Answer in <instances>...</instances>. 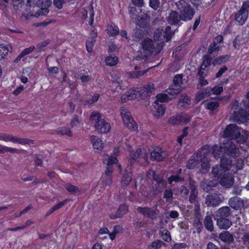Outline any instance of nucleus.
I'll use <instances>...</instances> for the list:
<instances>
[{"mask_svg":"<svg viewBox=\"0 0 249 249\" xmlns=\"http://www.w3.org/2000/svg\"><path fill=\"white\" fill-rule=\"evenodd\" d=\"M240 154L239 148L232 141H227L223 143V153L222 156H228L235 159Z\"/></svg>","mask_w":249,"mask_h":249,"instance_id":"423d86ee","label":"nucleus"},{"mask_svg":"<svg viewBox=\"0 0 249 249\" xmlns=\"http://www.w3.org/2000/svg\"><path fill=\"white\" fill-rule=\"evenodd\" d=\"M212 94L216 95H220L223 91V87L221 86H215L213 88H211Z\"/></svg>","mask_w":249,"mask_h":249,"instance_id":"052dcab7","label":"nucleus"},{"mask_svg":"<svg viewBox=\"0 0 249 249\" xmlns=\"http://www.w3.org/2000/svg\"><path fill=\"white\" fill-rule=\"evenodd\" d=\"M241 128L235 124H230L227 125L223 131V136L228 141L234 140L238 144H245L249 139L247 133L241 134Z\"/></svg>","mask_w":249,"mask_h":249,"instance_id":"f257e3e1","label":"nucleus"},{"mask_svg":"<svg viewBox=\"0 0 249 249\" xmlns=\"http://www.w3.org/2000/svg\"><path fill=\"white\" fill-rule=\"evenodd\" d=\"M199 162H201L200 169V172L203 174L207 173L210 168L209 161L207 160Z\"/></svg>","mask_w":249,"mask_h":249,"instance_id":"37998d69","label":"nucleus"},{"mask_svg":"<svg viewBox=\"0 0 249 249\" xmlns=\"http://www.w3.org/2000/svg\"><path fill=\"white\" fill-rule=\"evenodd\" d=\"M196 155H193L191 156L190 159L187 161L186 167L188 169H193L199 162L198 160L195 157Z\"/></svg>","mask_w":249,"mask_h":249,"instance_id":"72a5a7b5","label":"nucleus"},{"mask_svg":"<svg viewBox=\"0 0 249 249\" xmlns=\"http://www.w3.org/2000/svg\"><path fill=\"white\" fill-rule=\"evenodd\" d=\"M100 97V95L99 93H95L92 96L91 98L89 99L88 100L85 101L84 102V105L86 106H91L93 105L94 103H96L99 99Z\"/></svg>","mask_w":249,"mask_h":249,"instance_id":"de8ad7c7","label":"nucleus"},{"mask_svg":"<svg viewBox=\"0 0 249 249\" xmlns=\"http://www.w3.org/2000/svg\"><path fill=\"white\" fill-rule=\"evenodd\" d=\"M97 32L95 33V36L89 40H87L86 43V48L87 52L91 53L92 51L93 46L95 44L96 40L95 38L97 36Z\"/></svg>","mask_w":249,"mask_h":249,"instance_id":"79ce46f5","label":"nucleus"},{"mask_svg":"<svg viewBox=\"0 0 249 249\" xmlns=\"http://www.w3.org/2000/svg\"><path fill=\"white\" fill-rule=\"evenodd\" d=\"M138 11L135 6H131V5L129 7V13L131 18L136 21L137 19L140 18L142 12V9L139 8Z\"/></svg>","mask_w":249,"mask_h":249,"instance_id":"c85d7f7f","label":"nucleus"},{"mask_svg":"<svg viewBox=\"0 0 249 249\" xmlns=\"http://www.w3.org/2000/svg\"><path fill=\"white\" fill-rule=\"evenodd\" d=\"M154 41L148 37L144 38L141 42V45L143 53L151 55L155 50Z\"/></svg>","mask_w":249,"mask_h":249,"instance_id":"9d476101","label":"nucleus"},{"mask_svg":"<svg viewBox=\"0 0 249 249\" xmlns=\"http://www.w3.org/2000/svg\"><path fill=\"white\" fill-rule=\"evenodd\" d=\"M219 183L225 188L231 187L234 182V177L230 173H225L220 178H219Z\"/></svg>","mask_w":249,"mask_h":249,"instance_id":"f8f14e48","label":"nucleus"},{"mask_svg":"<svg viewBox=\"0 0 249 249\" xmlns=\"http://www.w3.org/2000/svg\"><path fill=\"white\" fill-rule=\"evenodd\" d=\"M9 52L8 47L4 44H0V61L4 59Z\"/></svg>","mask_w":249,"mask_h":249,"instance_id":"a18cd8bd","label":"nucleus"},{"mask_svg":"<svg viewBox=\"0 0 249 249\" xmlns=\"http://www.w3.org/2000/svg\"><path fill=\"white\" fill-rule=\"evenodd\" d=\"M176 5L179 11L182 21H187L193 18L195 12L189 3L188 0H180Z\"/></svg>","mask_w":249,"mask_h":249,"instance_id":"7ed1b4c3","label":"nucleus"},{"mask_svg":"<svg viewBox=\"0 0 249 249\" xmlns=\"http://www.w3.org/2000/svg\"><path fill=\"white\" fill-rule=\"evenodd\" d=\"M168 182L170 184H172L173 182L178 183L179 182H183L184 178L183 177L180 176L179 175H177L176 176L172 175L168 178Z\"/></svg>","mask_w":249,"mask_h":249,"instance_id":"49530a36","label":"nucleus"},{"mask_svg":"<svg viewBox=\"0 0 249 249\" xmlns=\"http://www.w3.org/2000/svg\"><path fill=\"white\" fill-rule=\"evenodd\" d=\"M161 236L165 242H169L171 240V236L170 232L168 230H164L161 232Z\"/></svg>","mask_w":249,"mask_h":249,"instance_id":"bf43d9fd","label":"nucleus"},{"mask_svg":"<svg viewBox=\"0 0 249 249\" xmlns=\"http://www.w3.org/2000/svg\"><path fill=\"white\" fill-rule=\"evenodd\" d=\"M136 210L139 213L142 214L143 216L151 220L157 219L160 214V211L157 208L138 206Z\"/></svg>","mask_w":249,"mask_h":249,"instance_id":"6e6552de","label":"nucleus"},{"mask_svg":"<svg viewBox=\"0 0 249 249\" xmlns=\"http://www.w3.org/2000/svg\"><path fill=\"white\" fill-rule=\"evenodd\" d=\"M141 92L139 88H132L121 97V100L123 102H125L127 100L135 99L141 95Z\"/></svg>","mask_w":249,"mask_h":249,"instance_id":"ddd939ff","label":"nucleus"},{"mask_svg":"<svg viewBox=\"0 0 249 249\" xmlns=\"http://www.w3.org/2000/svg\"><path fill=\"white\" fill-rule=\"evenodd\" d=\"M229 204L235 210H241L244 207V202L240 197L235 196L229 199Z\"/></svg>","mask_w":249,"mask_h":249,"instance_id":"4468645a","label":"nucleus"},{"mask_svg":"<svg viewBox=\"0 0 249 249\" xmlns=\"http://www.w3.org/2000/svg\"><path fill=\"white\" fill-rule=\"evenodd\" d=\"M128 211V206L125 204H122L119 205L116 213H111L109 217L111 219H115L118 218L122 217Z\"/></svg>","mask_w":249,"mask_h":249,"instance_id":"dca6fc26","label":"nucleus"},{"mask_svg":"<svg viewBox=\"0 0 249 249\" xmlns=\"http://www.w3.org/2000/svg\"><path fill=\"white\" fill-rule=\"evenodd\" d=\"M233 118L238 124L247 123L249 121V111L242 108L236 110L235 108L233 111Z\"/></svg>","mask_w":249,"mask_h":249,"instance_id":"1a4fd4ad","label":"nucleus"},{"mask_svg":"<svg viewBox=\"0 0 249 249\" xmlns=\"http://www.w3.org/2000/svg\"><path fill=\"white\" fill-rule=\"evenodd\" d=\"M219 165H220L226 172H228L232 167V161L230 159L222 156L220 159V162Z\"/></svg>","mask_w":249,"mask_h":249,"instance_id":"a211bd4d","label":"nucleus"},{"mask_svg":"<svg viewBox=\"0 0 249 249\" xmlns=\"http://www.w3.org/2000/svg\"><path fill=\"white\" fill-rule=\"evenodd\" d=\"M231 222L227 218H218L217 225L220 229L227 230L231 225Z\"/></svg>","mask_w":249,"mask_h":249,"instance_id":"4be33fe9","label":"nucleus"},{"mask_svg":"<svg viewBox=\"0 0 249 249\" xmlns=\"http://www.w3.org/2000/svg\"><path fill=\"white\" fill-rule=\"evenodd\" d=\"M220 47L217 45L215 43H211L207 51V54L212 56V54L214 52H217L219 51Z\"/></svg>","mask_w":249,"mask_h":249,"instance_id":"09e8293b","label":"nucleus"},{"mask_svg":"<svg viewBox=\"0 0 249 249\" xmlns=\"http://www.w3.org/2000/svg\"><path fill=\"white\" fill-rule=\"evenodd\" d=\"M148 18L147 16H140V18L137 19V24L141 27L144 28L147 27L148 22Z\"/></svg>","mask_w":249,"mask_h":249,"instance_id":"58836bf2","label":"nucleus"},{"mask_svg":"<svg viewBox=\"0 0 249 249\" xmlns=\"http://www.w3.org/2000/svg\"><path fill=\"white\" fill-rule=\"evenodd\" d=\"M219 106V104L218 102H209L206 104V109L211 111H214Z\"/></svg>","mask_w":249,"mask_h":249,"instance_id":"864d4df0","label":"nucleus"},{"mask_svg":"<svg viewBox=\"0 0 249 249\" xmlns=\"http://www.w3.org/2000/svg\"><path fill=\"white\" fill-rule=\"evenodd\" d=\"M179 118V124H187L191 120V117L187 114L181 113L178 115Z\"/></svg>","mask_w":249,"mask_h":249,"instance_id":"8fccbe9b","label":"nucleus"},{"mask_svg":"<svg viewBox=\"0 0 249 249\" xmlns=\"http://www.w3.org/2000/svg\"><path fill=\"white\" fill-rule=\"evenodd\" d=\"M209 152L210 150L208 148V145H206L198 149L193 155H196L195 157L199 161H202L203 160H207L206 157Z\"/></svg>","mask_w":249,"mask_h":249,"instance_id":"f3484780","label":"nucleus"},{"mask_svg":"<svg viewBox=\"0 0 249 249\" xmlns=\"http://www.w3.org/2000/svg\"><path fill=\"white\" fill-rule=\"evenodd\" d=\"M155 105L154 106V115L157 118L161 117L165 113V106L163 104H159L157 102H154Z\"/></svg>","mask_w":249,"mask_h":249,"instance_id":"6ab92c4d","label":"nucleus"},{"mask_svg":"<svg viewBox=\"0 0 249 249\" xmlns=\"http://www.w3.org/2000/svg\"><path fill=\"white\" fill-rule=\"evenodd\" d=\"M219 238L223 242L228 244L232 243L234 240L232 234L228 231H224L220 233Z\"/></svg>","mask_w":249,"mask_h":249,"instance_id":"393cba45","label":"nucleus"},{"mask_svg":"<svg viewBox=\"0 0 249 249\" xmlns=\"http://www.w3.org/2000/svg\"><path fill=\"white\" fill-rule=\"evenodd\" d=\"M223 153V146L214 144L212 148V154L215 159L221 158Z\"/></svg>","mask_w":249,"mask_h":249,"instance_id":"bb28decb","label":"nucleus"},{"mask_svg":"<svg viewBox=\"0 0 249 249\" xmlns=\"http://www.w3.org/2000/svg\"><path fill=\"white\" fill-rule=\"evenodd\" d=\"M166 93L171 95H176L179 92V90L177 89L172 88L171 86L169 87L166 89Z\"/></svg>","mask_w":249,"mask_h":249,"instance_id":"338daca9","label":"nucleus"},{"mask_svg":"<svg viewBox=\"0 0 249 249\" xmlns=\"http://www.w3.org/2000/svg\"><path fill=\"white\" fill-rule=\"evenodd\" d=\"M35 49V47L33 45L30 46L28 48H26L23 49L18 57L20 59L26 55L31 53Z\"/></svg>","mask_w":249,"mask_h":249,"instance_id":"603ef678","label":"nucleus"},{"mask_svg":"<svg viewBox=\"0 0 249 249\" xmlns=\"http://www.w3.org/2000/svg\"><path fill=\"white\" fill-rule=\"evenodd\" d=\"M187 247V245L185 243H176L172 246L171 249H182Z\"/></svg>","mask_w":249,"mask_h":249,"instance_id":"774afa93","label":"nucleus"},{"mask_svg":"<svg viewBox=\"0 0 249 249\" xmlns=\"http://www.w3.org/2000/svg\"><path fill=\"white\" fill-rule=\"evenodd\" d=\"M222 202V200L219 194H209L205 199V204L208 207L218 206Z\"/></svg>","mask_w":249,"mask_h":249,"instance_id":"9b49d317","label":"nucleus"},{"mask_svg":"<svg viewBox=\"0 0 249 249\" xmlns=\"http://www.w3.org/2000/svg\"><path fill=\"white\" fill-rule=\"evenodd\" d=\"M67 201V200L66 199L64 200L61 202L57 203V204L54 205L46 212L44 217L45 218L47 217L54 212L62 208L66 203Z\"/></svg>","mask_w":249,"mask_h":249,"instance_id":"2f4dec72","label":"nucleus"},{"mask_svg":"<svg viewBox=\"0 0 249 249\" xmlns=\"http://www.w3.org/2000/svg\"><path fill=\"white\" fill-rule=\"evenodd\" d=\"M226 172L219 164L213 166L212 169L213 177L217 179L220 178Z\"/></svg>","mask_w":249,"mask_h":249,"instance_id":"412c9836","label":"nucleus"},{"mask_svg":"<svg viewBox=\"0 0 249 249\" xmlns=\"http://www.w3.org/2000/svg\"><path fill=\"white\" fill-rule=\"evenodd\" d=\"M231 213L230 208L228 206L222 207L217 211V216L219 218H227Z\"/></svg>","mask_w":249,"mask_h":249,"instance_id":"c756f323","label":"nucleus"},{"mask_svg":"<svg viewBox=\"0 0 249 249\" xmlns=\"http://www.w3.org/2000/svg\"><path fill=\"white\" fill-rule=\"evenodd\" d=\"M179 118L178 115L173 116L170 118L169 119V123L172 125H180L179 124Z\"/></svg>","mask_w":249,"mask_h":249,"instance_id":"69168bd1","label":"nucleus"},{"mask_svg":"<svg viewBox=\"0 0 249 249\" xmlns=\"http://www.w3.org/2000/svg\"><path fill=\"white\" fill-rule=\"evenodd\" d=\"M182 18L180 14H178L177 12L172 11L169 17V22L173 25L179 24Z\"/></svg>","mask_w":249,"mask_h":249,"instance_id":"b1692460","label":"nucleus"},{"mask_svg":"<svg viewBox=\"0 0 249 249\" xmlns=\"http://www.w3.org/2000/svg\"><path fill=\"white\" fill-rule=\"evenodd\" d=\"M244 167V161L241 158H238L236 160V162L234 164H232V171L235 173L237 172L239 170H242Z\"/></svg>","mask_w":249,"mask_h":249,"instance_id":"f704fd0d","label":"nucleus"},{"mask_svg":"<svg viewBox=\"0 0 249 249\" xmlns=\"http://www.w3.org/2000/svg\"><path fill=\"white\" fill-rule=\"evenodd\" d=\"M65 188L67 191L71 193H74L76 192L80 193V190L79 189V188L70 183L66 184L65 185Z\"/></svg>","mask_w":249,"mask_h":249,"instance_id":"5fc2aeb1","label":"nucleus"},{"mask_svg":"<svg viewBox=\"0 0 249 249\" xmlns=\"http://www.w3.org/2000/svg\"><path fill=\"white\" fill-rule=\"evenodd\" d=\"M90 140L92 144L93 148L94 149L102 151L103 149L104 145V143L101 139H100L98 136L92 135Z\"/></svg>","mask_w":249,"mask_h":249,"instance_id":"aec40b11","label":"nucleus"},{"mask_svg":"<svg viewBox=\"0 0 249 249\" xmlns=\"http://www.w3.org/2000/svg\"><path fill=\"white\" fill-rule=\"evenodd\" d=\"M142 153V149L141 148H138L136 151L130 153V158L133 160H137L140 156Z\"/></svg>","mask_w":249,"mask_h":249,"instance_id":"e2e57ef3","label":"nucleus"},{"mask_svg":"<svg viewBox=\"0 0 249 249\" xmlns=\"http://www.w3.org/2000/svg\"><path fill=\"white\" fill-rule=\"evenodd\" d=\"M191 100L187 95L181 96L179 99V103L181 107H186L190 104Z\"/></svg>","mask_w":249,"mask_h":249,"instance_id":"3c124183","label":"nucleus"},{"mask_svg":"<svg viewBox=\"0 0 249 249\" xmlns=\"http://www.w3.org/2000/svg\"><path fill=\"white\" fill-rule=\"evenodd\" d=\"M165 245V243L163 241L157 240L152 242L148 247V249H160L162 246H164Z\"/></svg>","mask_w":249,"mask_h":249,"instance_id":"c03bdc74","label":"nucleus"},{"mask_svg":"<svg viewBox=\"0 0 249 249\" xmlns=\"http://www.w3.org/2000/svg\"><path fill=\"white\" fill-rule=\"evenodd\" d=\"M162 29L160 28H158L155 30L153 33L154 39H153L154 42L158 41L160 40L162 36Z\"/></svg>","mask_w":249,"mask_h":249,"instance_id":"4d7b16f0","label":"nucleus"},{"mask_svg":"<svg viewBox=\"0 0 249 249\" xmlns=\"http://www.w3.org/2000/svg\"><path fill=\"white\" fill-rule=\"evenodd\" d=\"M204 224L205 228L210 231H212L213 230V225L212 218L210 215L205 216L204 221Z\"/></svg>","mask_w":249,"mask_h":249,"instance_id":"c9c22d12","label":"nucleus"},{"mask_svg":"<svg viewBox=\"0 0 249 249\" xmlns=\"http://www.w3.org/2000/svg\"><path fill=\"white\" fill-rule=\"evenodd\" d=\"M202 62L200 67L208 70L209 67L212 64V56L208 54H205L202 57Z\"/></svg>","mask_w":249,"mask_h":249,"instance_id":"7c9ffc66","label":"nucleus"},{"mask_svg":"<svg viewBox=\"0 0 249 249\" xmlns=\"http://www.w3.org/2000/svg\"><path fill=\"white\" fill-rule=\"evenodd\" d=\"M132 171H127L125 168L124 173L123 174L122 183L124 185H128L132 180Z\"/></svg>","mask_w":249,"mask_h":249,"instance_id":"473e14b6","label":"nucleus"},{"mask_svg":"<svg viewBox=\"0 0 249 249\" xmlns=\"http://www.w3.org/2000/svg\"><path fill=\"white\" fill-rule=\"evenodd\" d=\"M249 13V0L243 2L240 9L235 14L234 20L238 25H243L247 21Z\"/></svg>","mask_w":249,"mask_h":249,"instance_id":"20e7f679","label":"nucleus"},{"mask_svg":"<svg viewBox=\"0 0 249 249\" xmlns=\"http://www.w3.org/2000/svg\"><path fill=\"white\" fill-rule=\"evenodd\" d=\"M163 153V151L161 147L156 146L150 154L151 160L153 161H163L164 159Z\"/></svg>","mask_w":249,"mask_h":249,"instance_id":"2eb2a0df","label":"nucleus"},{"mask_svg":"<svg viewBox=\"0 0 249 249\" xmlns=\"http://www.w3.org/2000/svg\"><path fill=\"white\" fill-rule=\"evenodd\" d=\"M49 12V10L47 7L40 8L38 9L35 14V16L38 17L40 16H45Z\"/></svg>","mask_w":249,"mask_h":249,"instance_id":"13d9d810","label":"nucleus"},{"mask_svg":"<svg viewBox=\"0 0 249 249\" xmlns=\"http://www.w3.org/2000/svg\"><path fill=\"white\" fill-rule=\"evenodd\" d=\"M231 55L225 54L216 57L212 62V65L214 66L220 65L226 63L229 61Z\"/></svg>","mask_w":249,"mask_h":249,"instance_id":"5701e85b","label":"nucleus"},{"mask_svg":"<svg viewBox=\"0 0 249 249\" xmlns=\"http://www.w3.org/2000/svg\"><path fill=\"white\" fill-rule=\"evenodd\" d=\"M182 75L181 74L176 75L173 78V83L176 86H178L182 84Z\"/></svg>","mask_w":249,"mask_h":249,"instance_id":"0e129e2a","label":"nucleus"},{"mask_svg":"<svg viewBox=\"0 0 249 249\" xmlns=\"http://www.w3.org/2000/svg\"><path fill=\"white\" fill-rule=\"evenodd\" d=\"M120 112L125 126L133 131L137 130V124L132 118L130 111L124 107H122L120 109Z\"/></svg>","mask_w":249,"mask_h":249,"instance_id":"39448f33","label":"nucleus"},{"mask_svg":"<svg viewBox=\"0 0 249 249\" xmlns=\"http://www.w3.org/2000/svg\"><path fill=\"white\" fill-rule=\"evenodd\" d=\"M56 133L60 135H67L69 137L72 136V132L71 129L67 127H61L56 130Z\"/></svg>","mask_w":249,"mask_h":249,"instance_id":"4c0bfd02","label":"nucleus"},{"mask_svg":"<svg viewBox=\"0 0 249 249\" xmlns=\"http://www.w3.org/2000/svg\"><path fill=\"white\" fill-rule=\"evenodd\" d=\"M153 179L156 181V186L158 188L160 187L161 189L164 188L166 186V183L164 180L163 177L160 175L157 174L155 172L153 174Z\"/></svg>","mask_w":249,"mask_h":249,"instance_id":"cd10ccee","label":"nucleus"},{"mask_svg":"<svg viewBox=\"0 0 249 249\" xmlns=\"http://www.w3.org/2000/svg\"><path fill=\"white\" fill-rule=\"evenodd\" d=\"M89 24L90 26H92L94 22V11L92 4H90L89 6Z\"/></svg>","mask_w":249,"mask_h":249,"instance_id":"6e6d98bb","label":"nucleus"},{"mask_svg":"<svg viewBox=\"0 0 249 249\" xmlns=\"http://www.w3.org/2000/svg\"><path fill=\"white\" fill-rule=\"evenodd\" d=\"M107 34L109 37H115L119 34L118 26L114 23H111L107 26Z\"/></svg>","mask_w":249,"mask_h":249,"instance_id":"a878e982","label":"nucleus"},{"mask_svg":"<svg viewBox=\"0 0 249 249\" xmlns=\"http://www.w3.org/2000/svg\"><path fill=\"white\" fill-rule=\"evenodd\" d=\"M90 120L92 122H95L94 127L96 130L100 133H107L110 129V124L104 119H101V116L99 112L93 111L90 115Z\"/></svg>","mask_w":249,"mask_h":249,"instance_id":"f03ea898","label":"nucleus"},{"mask_svg":"<svg viewBox=\"0 0 249 249\" xmlns=\"http://www.w3.org/2000/svg\"><path fill=\"white\" fill-rule=\"evenodd\" d=\"M0 140L6 142H11L13 143H18L22 145L30 144L34 143V140L27 138H20L5 133H0Z\"/></svg>","mask_w":249,"mask_h":249,"instance_id":"0eeeda50","label":"nucleus"},{"mask_svg":"<svg viewBox=\"0 0 249 249\" xmlns=\"http://www.w3.org/2000/svg\"><path fill=\"white\" fill-rule=\"evenodd\" d=\"M118 57L112 55H109L106 58L105 62L107 66H114L118 62Z\"/></svg>","mask_w":249,"mask_h":249,"instance_id":"e433bc0d","label":"nucleus"},{"mask_svg":"<svg viewBox=\"0 0 249 249\" xmlns=\"http://www.w3.org/2000/svg\"><path fill=\"white\" fill-rule=\"evenodd\" d=\"M156 100L155 102L159 103L168 102L171 100L167 94L165 93H160L158 94L156 96Z\"/></svg>","mask_w":249,"mask_h":249,"instance_id":"a19ab883","label":"nucleus"},{"mask_svg":"<svg viewBox=\"0 0 249 249\" xmlns=\"http://www.w3.org/2000/svg\"><path fill=\"white\" fill-rule=\"evenodd\" d=\"M174 33L172 31L171 28L169 26L165 27L163 34V37L166 42H169L171 40Z\"/></svg>","mask_w":249,"mask_h":249,"instance_id":"ea45409f","label":"nucleus"},{"mask_svg":"<svg viewBox=\"0 0 249 249\" xmlns=\"http://www.w3.org/2000/svg\"><path fill=\"white\" fill-rule=\"evenodd\" d=\"M25 225L18 226L17 227H15V228H9L8 229V230L10 231H17L19 230H22V229H24L26 227V226H29V225L33 224V222L30 220H28L25 222Z\"/></svg>","mask_w":249,"mask_h":249,"instance_id":"680f3d73","label":"nucleus"}]
</instances>
